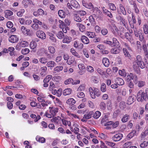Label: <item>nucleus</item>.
Returning <instances> with one entry per match:
<instances>
[{
	"mask_svg": "<svg viewBox=\"0 0 148 148\" xmlns=\"http://www.w3.org/2000/svg\"><path fill=\"white\" fill-rule=\"evenodd\" d=\"M133 63V69L135 72L136 73L140 74V71L139 67L142 69L144 68L145 66V64L143 61L141 56H137Z\"/></svg>",
	"mask_w": 148,
	"mask_h": 148,
	"instance_id": "f257e3e1",
	"label": "nucleus"
},
{
	"mask_svg": "<svg viewBox=\"0 0 148 148\" xmlns=\"http://www.w3.org/2000/svg\"><path fill=\"white\" fill-rule=\"evenodd\" d=\"M137 100L138 102H142L148 99V96L146 93H144L141 90H139L137 94Z\"/></svg>",
	"mask_w": 148,
	"mask_h": 148,
	"instance_id": "f03ea898",
	"label": "nucleus"
},
{
	"mask_svg": "<svg viewBox=\"0 0 148 148\" xmlns=\"http://www.w3.org/2000/svg\"><path fill=\"white\" fill-rule=\"evenodd\" d=\"M90 94L91 97L93 99H95L96 96L99 97L100 96L101 93L99 90L96 88L90 87L89 88Z\"/></svg>",
	"mask_w": 148,
	"mask_h": 148,
	"instance_id": "7ed1b4c3",
	"label": "nucleus"
},
{
	"mask_svg": "<svg viewBox=\"0 0 148 148\" xmlns=\"http://www.w3.org/2000/svg\"><path fill=\"white\" fill-rule=\"evenodd\" d=\"M67 6L70 9H71L72 7L75 8H77L79 7V4L78 2L75 0H71L70 2L67 3Z\"/></svg>",
	"mask_w": 148,
	"mask_h": 148,
	"instance_id": "20e7f679",
	"label": "nucleus"
},
{
	"mask_svg": "<svg viewBox=\"0 0 148 148\" xmlns=\"http://www.w3.org/2000/svg\"><path fill=\"white\" fill-rule=\"evenodd\" d=\"M44 52L46 55L47 56V58H46V57H42L39 59V61L42 64H45L47 62L48 60L47 58L49 59H51V58L50 54L48 53L47 52L45 51Z\"/></svg>",
	"mask_w": 148,
	"mask_h": 148,
	"instance_id": "39448f33",
	"label": "nucleus"
},
{
	"mask_svg": "<svg viewBox=\"0 0 148 148\" xmlns=\"http://www.w3.org/2000/svg\"><path fill=\"white\" fill-rule=\"evenodd\" d=\"M123 135L121 133L115 134L112 137V140L114 142H117L120 140L122 138Z\"/></svg>",
	"mask_w": 148,
	"mask_h": 148,
	"instance_id": "423d86ee",
	"label": "nucleus"
},
{
	"mask_svg": "<svg viewBox=\"0 0 148 148\" xmlns=\"http://www.w3.org/2000/svg\"><path fill=\"white\" fill-rule=\"evenodd\" d=\"M36 34L38 38L42 39L44 40L46 38V34L42 31L38 30L37 31Z\"/></svg>",
	"mask_w": 148,
	"mask_h": 148,
	"instance_id": "0eeeda50",
	"label": "nucleus"
},
{
	"mask_svg": "<svg viewBox=\"0 0 148 148\" xmlns=\"http://www.w3.org/2000/svg\"><path fill=\"white\" fill-rule=\"evenodd\" d=\"M119 8H117L118 12L119 14H121V12L123 15H126V12L123 5L122 4H120L119 5Z\"/></svg>",
	"mask_w": 148,
	"mask_h": 148,
	"instance_id": "6e6552de",
	"label": "nucleus"
},
{
	"mask_svg": "<svg viewBox=\"0 0 148 148\" xmlns=\"http://www.w3.org/2000/svg\"><path fill=\"white\" fill-rule=\"evenodd\" d=\"M82 2L83 6L86 8L90 9H92L94 8L93 5L90 2L87 3L84 1H82Z\"/></svg>",
	"mask_w": 148,
	"mask_h": 148,
	"instance_id": "1a4fd4ad",
	"label": "nucleus"
},
{
	"mask_svg": "<svg viewBox=\"0 0 148 148\" xmlns=\"http://www.w3.org/2000/svg\"><path fill=\"white\" fill-rule=\"evenodd\" d=\"M9 41L12 43L17 42L19 40V38L15 35H12L9 38Z\"/></svg>",
	"mask_w": 148,
	"mask_h": 148,
	"instance_id": "9d476101",
	"label": "nucleus"
},
{
	"mask_svg": "<svg viewBox=\"0 0 148 148\" xmlns=\"http://www.w3.org/2000/svg\"><path fill=\"white\" fill-rule=\"evenodd\" d=\"M136 97L134 95H133L130 96L128 98L127 104L129 105H130L133 103L135 101Z\"/></svg>",
	"mask_w": 148,
	"mask_h": 148,
	"instance_id": "9b49d317",
	"label": "nucleus"
},
{
	"mask_svg": "<svg viewBox=\"0 0 148 148\" xmlns=\"http://www.w3.org/2000/svg\"><path fill=\"white\" fill-rule=\"evenodd\" d=\"M117 47L112 48L110 51V52L112 54H117L119 53L121 51L122 48L120 46Z\"/></svg>",
	"mask_w": 148,
	"mask_h": 148,
	"instance_id": "f8f14e48",
	"label": "nucleus"
},
{
	"mask_svg": "<svg viewBox=\"0 0 148 148\" xmlns=\"http://www.w3.org/2000/svg\"><path fill=\"white\" fill-rule=\"evenodd\" d=\"M50 109V112L53 116L56 115V114L58 112V109L57 108H55L52 107L49 108Z\"/></svg>",
	"mask_w": 148,
	"mask_h": 148,
	"instance_id": "ddd939ff",
	"label": "nucleus"
},
{
	"mask_svg": "<svg viewBox=\"0 0 148 148\" xmlns=\"http://www.w3.org/2000/svg\"><path fill=\"white\" fill-rule=\"evenodd\" d=\"M21 29L22 33L24 34L27 36H30V34H29L30 31L29 29H27L24 26H22Z\"/></svg>",
	"mask_w": 148,
	"mask_h": 148,
	"instance_id": "4468645a",
	"label": "nucleus"
},
{
	"mask_svg": "<svg viewBox=\"0 0 148 148\" xmlns=\"http://www.w3.org/2000/svg\"><path fill=\"white\" fill-rule=\"evenodd\" d=\"M13 14V12L9 10H7L5 15V16L9 19H12L13 18L12 16Z\"/></svg>",
	"mask_w": 148,
	"mask_h": 148,
	"instance_id": "2eb2a0df",
	"label": "nucleus"
},
{
	"mask_svg": "<svg viewBox=\"0 0 148 148\" xmlns=\"http://www.w3.org/2000/svg\"><path fill=\"white\" fill-rule=\"evenodd\" d=\"M132 20L130 21L129 19L128 21L131 27L132 28H134V24L136 23V18L134 14H132Z\"/></svg>",
	"mask_w": 148,
	"mask_h": 148,
	"instance_id": "dca6fc26",
	"label": "nucleus"
},
{
	"mask_svg": "<svg viewBox=\"0 0 148 148\" xmlns=\"http://www.w3.org/2000/svg\"><path fill=\"white\" fill-rule=\"evenodd\" d=\"M103 12V14L107 15L110 18L112 17V15L111 13L108 10L106 9L104 7H102Z\"/></svg>",
	"mask_w": 148,
	"mask_h": 148,
	"instance_id": "f3484780",
	"label": "nucleus"
},
{
	"mask_svg": "<svg viewBox=\"0 0 148 148\" xmlns=\"http://www.w3.org/2000/svg\"><path fill=\"white\" fill-rule=\"evenodd\" d=\"M93 114L94 112L92 111L89 112L84 115L83 118L85 119H90L92 117V115Z\"/></svg>",
	"mask_w": 148,
	"mask_h": 148,
	"instance_id": "a211bd4d",
	"label": "nucleus"
},
{
	"mask_svg": "<svg viewBox=\"0 0 148 148\" xmlns=\"http://www.w3.org/2000/svg\"><path fill=\"white\" fill-rule=\"evenodd\" d=\"M81 40L84 44H88L89 42V40L88 38L85 36L83 35L82 36Z\"/></svg>",
	"mask_w": 148,
	"mask_h": 148,
	"instance_id": "6ab92c4d",
	"label": "nucleus"
},
{
	"mask_svg": "<svg viewBox=\"0 0 148 148\" xmlns=\"http://www.w3.org/2000/svg\"><path fill=\"white\" fill-rule=\"evenodd\" d=\"M130 118V116L129 115L127 114H125L123 116L121 119V121L123 123L127 122Z\"/></svg>",
	"mask_w": 148,
	"mask_h": 148,
	"instance_id": "aec40b11",
	"label": "nucleus"
},
{
	"mask_svg": "<svg viewBox=\"0 0 148 148\" xmlns=\"http://www.w3.org/2000/svg\"><path fill=\"white\" fill-rule=\"evenodd\" d=\"M71 40L72 38L71 37L66 36H64L62 42L64 43L68 44L71 42Z\"/></svg>",
	"mask_w": 148,
	"mask_h": 148,
	"instance_id": "412c9836",
	"label": "nucleus"
},
{
	"mask_svg": "<svg viewBox=\"0 0 148 148\" xmlns=\"http://www.w3.org/2000/svg\"><path fill=\"white\" fill-rule=\"evenodd\" d=\"M115 82L119 85H123L124 84V80L120 78H116L115 80Z\"/></svg>",
	"mask_w": 148,
	"mask_h": 148,
	"instance_id": "4be33fe9",
	"label": "nucleus"
},
{
	"mask_svg": "<svg viewBox=\"0 0 148 148\" xmlns=\"http://www.w3.org/2000/svg\"><path fill=\"white\" fill-rule=\"evenodd\" d=\"M102 62L104 65L106 67H108L109 66V60L107 58H103L102 60Z\"/></svg>",
	"mask_w": 148,
	"mask_h": 148,
	"instance_id": "5701e85b",
	"label": "nucleus"
},
{
	"mask_svg": "<svg viewBox=\"0 0 148 148\" xmlns=\"http://www.w3.org/2000/svg\"><path fill=\"white\" fill-rule=\"evenodd\" d=\"M112 47H118L119 46L120 43L115 38H113L112 39Z\"/></svg>",
	"mask_w": 148,
	"mask_h": 148,
	"instance_id": "b1692460",
	"label": "nucleus"
},
{
	"mask_svg": "<svg viewBox=\"0 0 148 148\" xmlns=\"http://www.w3.org/2000/svg\"><path fill=\"white\" fill-rule=\"evenodd\" d=\"M63 69V67L62 66H58L54 68L53 69L54 73H59L62 71Z\"/></svg>",
	"mask_w": 148,
	"mask_h": 148,
	"instance_id": "393cba45",
	"label": "nucleus"
},
{
	"mask_svg": "<svg viewBox=\"0 0 148 148\" xmlns=\"http://www.w3.org/2000/svg\"><path fill=\"white\" fill-rule=\"evenodd\" d=\"M61 119V118L59 116H57V117H55L53 118V119H51V121L52 122H54L55 123L57 124H59L60 123V121Z\"/></svg>",
	"mask_w": 148,
	"mask_h": 148,
	"instance_id": "a878e982",
	"label": "nucleus"
},
{
	"mask_svg": "<svg viewBox=\"0 0 148 148\" xmlns=\"http://www.w3.org/2000/svg\"><path fill=\"white\" fill-rule=\"evenodd\" d=\"M71 91L72 90L71 89L67 88L63 90V94L65 96L69 95L71 94Z\"/></svg>",
	"mask_w": 148,
	"mask_h": 148,
	"instance_id": "bb28decb",
	"label": "nucleus"
},
{
	"mask_svg": "<svg viewBox=\"0 0 148 148\" xmlns=\"http://www.w3.org/2000/svg\"><path fill=\"white\" fill-rule=\"evenodd\" d=\"M36 139L37 141L42 143H44L45 141V138L43 137H40L38 136H36Z\"/></svg>",
	"mask_w": 148,
	"mask_h": 148,
	"instance_id": "cd10ccee",
	"label": "nucleus"
},
{
	"mask_svg": "<svg viewBox=\"0 0 148 148\" xmlns=\"http://www.w3.org/2000/svg\"><path fill=\"white\" fill-rule=\"evenodd\" d=\"M86 35L89 37L91 38H94L96 36L94 32H87L86 33Z\"/></svg>",
	"mask_w": 148,
	"mask_h": 148,
	"instance_id": "c85d7f7f",
	"label": "nucleus"
},
{
	"mask_svg": "<svg viewBox=\"0 0 148 148\" xmlns=\"http://www.w3.org/2000/svg\"><path fill=\"white\" fill-rule=\"evenodd\" d=\"M30 117L32 118H35L34 119V121L36 122L38 121V120L41 119L40 116L39 115H38L36 116L35 114H32L30 115Z\"/></svg>",
	"mask_w": 148,
	"mask_h": 148,
	"instance_id": "c756f323",
	"label": "nucleus"
},
{
	"mask_svg": "<svg viewBox=\"0 0 148 148\" xmlns=\"http://www.w3.org/2000/svg\"><path fill=\"white\" fill-rule=\"evenodd\" d=\"M101 114L100 112L97 111L93 114V117L94 119H97L100 116Z\"/></svg>",
	"mask_w": 148,
	"mask_h": 148,
	"instance_id": "7c9ffc66",
	"label": "nucleus"
},
{
	"mask_svg": "<svg viewBox=\"0 0 148 148\" xmlns=\"http://www.w3.org/2000/svg\"><path fill=\"white\" fill-rule=\"evenodd\" d=\"M19 45L22 47H25L29 45L28 42L25 41H22L19 43Z\"/></svg>",
	"mask_w": 148,
	"mask_h": 148,
	"instance_id": "2f4dec72",
	"label": "nucleus"
},
{
	"mask_svg": "<svg viewBox=\"0 0 148 148\" xmlns=\"http://www.w3.org/2000/svg\"><path fill=\"white\" fill-rule=\"evenodd\" d=\"M56 65V63L53 61H50L47 62V66L48 67H53Z\"/></svg>",
	"mask_w": 148,
	"mask_h": 148,
	"instance_id": "473e14b6",
	"label": "nucleus"
},
{
	"mask_svg": "<svg viewBox=\"0 0 148 148\" xmlns=\"http://www.w3.org/2000/svg\"><path fill=\"white\" fill-rule=\"evenodd\" d=\"M76 25L77 27L79 28V29L81 32H83L84 31L85 27L83 25L79 23H77Z\"/></svg>",
	"mask_w": 148,
	"mask_h": 148,
	"instance_id": "72a5a7b5",
	"label": "nucleus"
},
{
	"mask_svg": "<svg viewBox=\"0 0 148 148\" xmlns=\"http://www.w3.org/2000/svg\"><path fill=\"white\" fill-rule=\"evenodd\" d=\"M71 52L73 55L77 58H80V56L79 55L78 53L75 51L74 49L71 48Z\"/></svg>",
	"mask_w": 148,
	"mask_h": 148,
	"instance_id": "f704fd0d",
	"label": "nucleus"
},
{
	"mask_svg": "<svg viewBox=\"0 0 148 148\" xmlns=\"http://www.w3.org/2000/svg\"><path fill=\"white\" fill-rule=\"evenodd\" d=\"M67 104L70 105L74 104L75 103V101L73 99L71 98L69 99L66 101Z\"/></svg>",
	"mask_w": 148,
	"mask_h": 148,
	"instance_id": "c9c22d12",
	"label": "nucleus"
},
{
	"mask_svg": "<svg viewBox=\"0 0 148 148\" xmlns=\"http://www.w3.org/2000/svg\"><path fill=\"white\" fill-rule=\"evenodd\" d=\"M62 59V57L61 56H60L56 57V61L57 63H59V65H63L64 63L63 62H60V61Z\"/></svg>",
	"mask_w": 148,
	"mask_h": 148,
	"instance_id": "e433bc0d",
	"label": "nucleus"
},
{
	"mask_svg": "<svg viewBox=\"0 0 148 148\" xmlns=\"http://www.w3.org/2000/svg\"><path fill=\"white\" fill-rule=\"evenodd\" d=\"M74 19L75 21L77 22H80L82 21L81 18L79 17V15L77 14H75L74 15Z\"/></svg>",
	"mask_w": 148,
	"mask_h": 148,
	"instance_id": "4c0bfd02",
	"label": "nucleus"
},
{
	"mask_svg": "<svg viewBox=\"0 0 148 148\" xmlns=\"http://www.w3.org/2000/svg\"><path fill=\"white\" fill-rule=\"evenodd\" d=\"M52 75H48L44 79L43 82H45L46 83H48L51 79H52Z\"/></svg>",
	"mask_w": 148,
	"mask_h": 148,
	"instance_id": "58836bf2",
	"label": "nucleus"
},
{
	"mask_svg": "<svg viewBox=\"0 0 148 148\" xmlns=\"http://www.w3.org/2000/svg\"><path fill=\"white\" fill-rule=\"evenodd\" d=\"M89 20L90 22L91 23V25L93 26L95 25V22L93 17L92 16H90L89 17Z\"/></svg>",
	"mask_w": 148,
	"mask_h": 148,
	"instance_id": "ea45409f",
	"label": "nucleus"
},
{
	"mask_svg": "<svg viewBox=\"0 0 148 148\" xmlns=\"http://www.w3.org/2000/svg\"><path fill=\"white\" fill-rule=\"evenodd\" d=\"M133 75L134 74L132 73H130L128 75L126 78V80L129 82L131 79H133Z\"/></svg>",
	"mask_w": 148,
	"mask_h": 148,
	"instance_id": "a19ab883",
	"label": "nucleus"
},
{
	"mask_svg": "<svg viewBox=\"0 0 148 148\" xmlns=\"http://www.w3.org/2000/svg\"><path fill=\"white\" fill-rule=\"evenodd\" d=\"M30 47L32 49L35 48L37 46V44L35 41H32L30 43Z\"/></svg>",
	"mask_w": 148,
	"mask_h": 148,
	"instance_id": "79ce46f5",
	"label": "nucleus"
},
{
	"mask_svg": "<svg viewBox=\"0 0 148 148\" xmlns=\"http://www.w3.org/2000/svg\"><path fill=\"white\" fill-rule=\"evenodd\" d=\"M108 116L106 114L105 115V116L103 117L102 120H101V123L103 124L105 122L108 121Z\"/></svg>",
	"mask_w": 148,
	"mask_h": 148,
	"instance_id": "37998d69",
	"label": "nucleus"
},
{
	"mask_svg": "<svg viewBox=\"0 0 148 148\" xmlns=\"http://www.w3.org/2000/svg\"><path fill=\"white\" fill-rule=\"evenodd\" d=\"M137 83L138 86L139 88L142 87L145 85V82L142 81H139Z\"/></svg>",
	"mask_w": 148,
	"mask_h": 148,
	"instance_id": "c03bdc74",
	"label": "nucleus"
},
{
	"mask_svg": "<svg viewBox=\"0 0 148 148\" xmlns=\"http://www.w3.org/2000/svg\"><path fill=\"white\" fill-rule=\"evenodd\" d=\"M58 14L59 16L62 18H64L65 17V15L64 14V12L62 10H60L58 11Z\"/></svg>",
	"mask_w": 148,
	"mask_h": 148,
	"instance_id": "a18cd8bd",
	"label": "nucleus"
},
{
	"mask_svg": "<svg viewBox=\"0 0 148 148\" xmlns=\"http://www.w3.org/2000/svg\"><path fill=\"white\" fill-rule=\"evenodd\" d=\"M48 49L49 52L51 54H53L55 52V48L53 46H49L48 47Z\"/></svg>",
	"mask_w": 148,
	"mask_h": 148,
	"instance_id": "49530a36",
	"label": "nucleus"
},
{
	"mask_svg": "<svg viewBox=\"0 0 148 148\" xmlns=\"http://www.w3.org/2000/svg\"><path fill=\"white\" fill-rule=\"evenodd\" d=\"M136 132L135 130H133L130 132L127 136L128 138H131L135 136L136 134Z\"/></svg>",
	"mask_w": 148,
	"mask_h": 148,
	"instance_id": "de8ad7c7",
	"label": "nucleus"
},
{
	"mask_svg": "<svg viewBox=\"0 0 148 148\" xmlns=\"http://www.w3.org/2000/svg\"><path fill=\"white\" fill-rule=\"evenodd\" d=\"M148 134V131L145 130L142 132L141 134V137L142 138H144Z\"/></svg>",
	"mask_w": 148,
	"mask_h": 148,
	"instance_id": "09e8293b",
	"label": "nucleus"
},
{
	"mask_svg": "<svg viewBox=\"0 0 148 148\" xmlns=\"http://www.w3.org/2000/svg\"><path fill=\"white\" fill-rule=\"evenodd\" d=\"M119 18L121 22L122 23L123 26L126 27L127 22L123 17L120 16Z\"/></svg>",
	"mask_w": 148,
	"mask_h": 148,
	"instance_id": "8fccbe9b",
	"label": "nucleus"
},
{
	"mask_svg": "<svg viewBox=\"0 0 148 148\" xmlns=\"http://www.w3.org/2000/svg\"><path fill=\"white\" fill-rule=\"evenodd\" d=\"M105 143L108 145L110 147L112 148L114 146H115V143L110 141H106L105 142Z\"/></svg>",
	"mask_w": 148,
	"mask_h": 148,
	"instance_id": "3c124183",
	"label": "nucleus"
},
{
	"mask_svg": "<svg viewBox=\"0 0 148 148\" xmlns=\"http://www.w3.org/2000/svg\"><path fill=\"white\" fill-rule=\"evenodd\" d=\"M143 29L144 33L145 34H148V25L145 24L143 26Z\"/></svg>",
	"mask_w": 148,
	"mask_h": 148,
	"instance_id": "603ef678",
	"label": "nucleus"
},
{
	"mask_svg": "<svg viewBox=\"0 0 148 148\" xmlns=\"http://www.w3.org/2000/svg\"><path fill=\"white\" fill-rule=\"evenodd\" d=\"M119 74L122 76L125 77L126 75V72L124 69H122V70H119Z\"/></svg>",
	"mask_w": 148,
	"mask_h": 148,
	"instance_id": "864d4df0",
	"label": "nucleus"
},
{
	"mask_svg": "<svg viewBox=\"0 0 148 148\" xmlns=\"http://www.w3.org/2000/svg\"><path fill=\"white\" fill-rule=\"evenodd\" d=\"M101 90L102 92H105L106 91V85L104 83L102 84L101 87Z\"/></svg>",
	"mask_w": 148,
	"mask_h": 148,
	"instance_id": "5fc2aeb1",
	"label": "nucleus"
},
{
	"mask_svg": "<svg viewBox=\"0 0 148 148\" xmlns=\"http://www.w3.org/2000/svg\"><path fill=\"white\" fill-rule=\"evenodd\" d=\"M62 121L63 125H68L70 126L71 125V123L70 121H68L64 119H62Z\"/></svg>",
	"mask_w": 148,
	"mask_h": 148,
	"instance_id": "6e6d98bb",
	"label": "nucleus"
},
{
	"mask_svg": "<svg viewBox=\"0 0 148 148\" xmlns=\"http://www.w3.org/2000/svg\"><path fill=\"white\" fill-rule=\"evenodd\" d=\"M100 109L103 110H104L106 109V104L103 102H101L99 106Z\"/></svg>",
	"mask_w": 148,
	"mask_h": 148,
	"instance_id": "4d7b16f0",
	"label": "nucleus"
},
{
	"mask_svg": "<svg viewBox=\"0 0 148 148\" xmlns=\"http://www.w3.org/2000/svg\"><path fill=\"white\" fill-rule=\"evenodd\" d=\"M123 51L124 53V54L125 57H128L129 58L130 57V54L128 52V51H127L126 49L123 48Z\"/></svg>",
	"mask_w": 148,
	"mask_h": 148,
	"instance_id": "13d9d810",
	"label": "nucleus"
},
{
	"mask_svg": "<svg viewBox=\"0 0 148 148\" xmlns=\"http://www.w3.org/2000/svg\"><path fill=\"white\" fill-rule=\"evenodd\" d=\"M29 52V49L28 48H25L21 50V53L23 55H26Z\"/></svg>",
	"mask_w": 148,
	"mask_h": 148,
	"instance_id": "bf43d9fd",
	"label": "nucleus"
},
{
	"mask_svg": "<svg viewBox=\"0 0 148 148\" xmlns=\"http://www.w3.org/2000/svg\"><path fill=\"white\" fill-rule=\"evenodd\" d=\"M132 145V143L131 142H128L123 144V148H128Z\"/></svg>",
	"mask_w": 148,
	"mask_h": 148,
	"instance_id": "052dcab7",
	"label": "nucleus"
},
{
	"mask_svg": "<svg viewBox=\"0 0 148 148\" xmlns=\"http://www.w3.org/2000/svg\"><path fill=\"white\" fill-rule=\"evenodd\" d=\"M57 37L60 39H62L64 36L63 33L62 31H59L57 35Z\"/></svg>",
	"mask_w": 148,
	"mask_h": 148,
	"instance_id": "680f3d73",
	"label": "nucleus"
},
{
	"mask_svg": "<svg viewBox=\"0 0 148 148\" xmlns=\"http://www.w3.org/2000/svg\"><path fill=\"white\" fill-rule=\"evenodd\" d=\"M109 6L111 10L113 11H115L116 9V7L115 6V5L113 3H109Z\"/></svg>",
	"mask_w": 148,
	"mask_h": 148,
	"instance_id": "e2e57ef3",
	"label": "nucleus"
},
{
	"mask_svg": "<svg viewBox=\"0 0 148 148\" xmlns=\"http://www.w3.org/2000/svg\"><path fill=\"white\" fill-rule=\"evenodd\" d=\"M59 23H60L59 25V27L60 28L63 29L64 27H66V26L64 23L61 20L59 21Z\"/></svg>",
	"mask_w": 148,
	"mask_h": 148,
	"instance_id": "0e129e2a",
	"label": "nucleus"
},
{
	"mask_svg": "<svg viewBox=\"0 0 148 148\" xmlns=\"http://www.w3.org/2000/svg\"><path fill=\"white\" fill-rule=\"evenodd\" d=\"M56 101H55V103H56V105L59 106V107H61L62 102L58 98H56Z\"/></svg>",
	"mask_w": 148,
	"mask_h": 148,
	"instance_id": "69168bd1",
	"label": "nucleus"
},
{
	"mask_svg": "<svg viewBox=\"0 0 148 148\" xmlns=\"http://www.w3.org/2000/svg\"><path fill=\"white\" fill-rule=\"evenodd\" d=\"M99 137L102 139L105 140L107 138L108 136L107 135L101 133L99 134Z\"/></svg>",
	"mask_w": 148,
	"mask_h": 148,
	"instance_id": "338daca9",
	"label": "nucleus"
},
{
	"mask_svg": "<svg viewBox=\"0 0 148 148\" xmlns=\"http://www.w3.org/2000/svg\"><path fill=\"white\" fill-rule=\"evenodd\" d=\"M119 107L121 109H124L125 107V103L124 101H121L119 104Z\"/></svg>",
	"mask_w": 148,
	"mask_h": 148,
	"instance_id": "774afa93",
	"label": "nucleus"
}]
</instances>
